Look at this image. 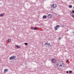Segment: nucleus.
<instances>
[{
  "label": "nucleus",
  "instance_id": "obj_1",
  "mask_svg": "<svg viewBox=\"0 0 74 74\" xmlns=\"http://www.w3.org/2000/svg\"><path fill=\"white\" fill-rule=\"evenodd\" d=\"M62 67V65L60 64V62H58L57 63V67Z\"/></svg>",
  "mask_w": 74,
  "mask_h": 74
},
{
  "label": "nucleus",
  "instance_id": "obj_2",
  "mask_svg": "<svg viewBox=\"0 0 74 74\" xmlns=\"http://www.w3.org/2000/svg\"><path fill=\"white\" fill-rule=\"evenodd\" d=\"M48 18H51L52 17V14H48Z\"/></svg>",
  "mask_w": 74,
  "mask_h": 74
},
{
  "label": "nucleus",
  "instance_id": "obj_3",
  "mask_svg": "<svg viewBox=\"0 0 74 74\" xmlns=\"http://www.w3.org/2000/svg\"><path fill=\"white\" fill-rule=\"evenodd\" d=\"M54 5H53V4L51 6V10H53L54 8H55V7L53 6Z\"/></svg>",
  "mask_w": 74,
  "mask_h": 74
},
{
  "label": "nucleus",
  "instance_id": "obj_4",
  "mask_svg": "<svg viewBox=\"0 0 74 74\" xmlns=\"http://www.w3.org/2000/svg\"><path fill=\"white\" fill-rule=\"evenodd\" d=\"M51 61L53 62V63H56V60L55 59H52Z\"/></svg>",
  "mask_w": 74,
  "mask_h": 74
},
{
  "label": "nucleus",
  "instance_id": "obj_5",
  "mask_svg": "<svg viewBox=\"0 0 74 74\" xmlns=\"http://www.w3.org/2000/svg\"><path fill=\"white\" fill-rule=\"evenodd\" d=\"M43 19H46L47 18V16L46 15H44L43 16Z\"/></svg>",
  "mask_w": 74,
  "mask_h": 74
},
{
  "label": "nucleus",
  "instance_id": "obj_6",
  "mask_svg": "<svg viewBox=\"0 0 74 74\" xmlns=\"http://www.w3.org/2000/svg\"><path fill=\"white\" fill-rule=\"evenodd\" d=\"M54 6L53 7H54V8L55 9L57 7V5H56V4H54L53 5Z\"/></svg>",
  "mask_w": 74,
  "mask_h": 74
},
{
  "label": "nucleus",
  "instance_id": "obj_7",
  "mask_svg": "<svg viewBox=\"0 0 74 74\" xmlns=\"http://www.w3.org/2000/svg\"><path fill=\"white\" fill-rule=\"evenodd\" d=\"M14 59L13 56L9 58V60H12Z\"/></svg>",
  "mask_w": 74,
  "mask_h": 74
},
{
  "label": "nucleus",
  "instance_id": "obj_8",
  "mask_svg": "<svg viewBox=\"0 0 74 74\" xmlns=\"http://www.w3.org/2000/svg\"><path fill=\"white\" fill-rule=\"evenodd\" d=\"M54 29L55 30H58V28L56 27V26L55 27H54Z\"/></svg>",
  "mask_w": 74,
  "mask_h": 74
},
{
  "label": "nucleus",
  "instance_id": "obj_9",
  "mask_svg": "<svg viewBox=\"0 0 74 74\" xmlns=\"http://www.w3.org/2000/svg\"><path fill=\"white\" fill-rule=\"evenodd\" d=\"M33 30H37V29L36 27H33Z\"/></svg>",
  "mask_w": 74,
  "mask_h": 74
},
{
  "label": "nucleus",
  "instance_id": "obj_10",
  "mask_svg": "<svg viewBox=\"0 0 74 74\" xmlns=\"http://www.w3.org/2000/svg\"><path fill=\"white\" fill-rule=\"evenodd\" d=\"M16 47H17V48H21V46H17V45H16Z\"/></svg>",
  "mask_w": 74,
  "mask_h": 74
},
{
  "label": "nucleus",
  "instance_id": "obj_11",
  "mask_svg": "<svg viewBox=\"0 0 74 74\" xmlns=\"http://www.w3.org/2000/svg\"><path fill=\"white\" fill-rule=\"evenodd\" d=\"M6 72H7V69H6L4 70V73H6Z\"/></svg>",
  "mask_w": 74,
  "mask_h": 74
},
{
  "label": "nucleus",
  "instance_id": "obj_12",
  "mask_svg": "<svg viewBox=\"0 0 74 74\" xmlns=\"http://www.w3.org/2000/svg\"><path fill=\"white\" fill-rule=\"evenodd\" d=\"M47 45L48 46V47H51V44H50V43H49V44H48Z\"/></svg>",
  "mask_w": 74,
  "mask_h": 74
},
{
  "label": "nucleus",
  "instance_id": "obj_13",
  "mask_svg": "<svg viewBox=\"0 0 74 74\" xmlns=\"http://www.w3.org/2000/svg\"><path fill=\"white\" fill-rule=\"evenodd\" d=\"M4 16V15L3 14H1L0 15V16Z\"/></svg>",
  "mask_w": 74,
  "mask_h": 74
},
{
  "label": "nucleus",
  "instance_id": "obj_14",
  "mask_svg": "<svg viewBox=\"0 0 74 74\" xmlns=\"http://www.w3.org/2000/svg\"><path fill=\"white\" fill-rule=\"evenodd\" d=\"M69 8H71L72 7V5H69Z\"/></svg>",
  "mask_w": 74,
  "mask_h": 74
},
{
  "label": "nucleus",
  "instance_id": "obj_15",
  "mask_svg": "<svg viewBox=\"0 0 74 74\" xmlns=\"http://www.w3.org/2000/svg\"><path fill=\"white\" fill-rule=\"evenodd\" d=\"M69 73H71V74H72V73H73V71H69Z\"/></svg>",
  "mask_w": 74,
  "mask_h": 74
},
{
  "label": "nucleus",
  "instance_id": "obj_16",
  "mask_svg": "<svg viewBox=\"0 0 74 74\" xmlns=\"http://www.w3.org/2000/svg\"><path fill=\"white\" fill-rule=\"evenodd\" d=\"M56 27L57 28H58L59 27H60V25H57L56 26Z\"/></svg>",
  "mask_w": 74,
  "mask_h": 74
},
{
  "label": "nucleus",
  "instance_id": "obj_17",
  "mask_svg": "<svg viewBox=\"0 0 74 74\" xmlns=\"http://www.w3.org/2000/svg\"><path fill=\"white\" fill-rule=\"evenodd\" d=\"M8 42H10L11 41V39H8Z\"/></svg>",
  "mask_w": 74,
  "mask_h": 74
},
{
  "label": "nucleus",
  "instance_id": "obj_18",
  "mask_svg": "<svg viewBox=\"0 0 74 74\" xmlns=\"http://www.w3.org/2000/svg\"><path fill=\"white\" fill-rule=\"evenodd\" d=\"M48 43H45L44 44V45H48Z\"/></svg>",
  "mask_w": 74,
  "mask_h": 74
},
{
  "label": "nucleus",
  "instance_id": "obj_19",
  "mask_svg": "<svg viewBox=\"0 0 74 74\" xmlns=\"http://www.w3.org/2000/svg\"><path fill=\"white\" fill-rule=\"evenodd\" d=\"M13 59H14V58H16V56H13Z\"/></svg>",
  "mask_w": 74,
  "mask_h": 74
},
{
  "label": "nucleus",
  "instance_id": "obj_20",
  "mask_svg": "<svg viewBox=\"0 0 74 74\" xmlns=\"http://www.w3.org/2000/svg\"><path fill=\"white\" fill-rule=\"evenodd\" d=\"M62 27H64V25H62Z\"/></svg>",
  "mask_w": 74,
  "mask_h": 74
},
{
  "label": "nucleus",
  "instance_id": "obj_21",
  "mask_svg": "<svg viewBox=\"0 0 74 74\" xmlns=\"http://www.w3.org/2000/svg\"><path fill=\"white\" fill-rule=\"evenodd\" d=\"M24 44L25 45H27V43H25Z\"/></svg>",
  "mask_w": 74,
  "mask_h": 74
},
{
  "label": "nucleus",
  "instance_id": "obj_22",
  "mask_svg": "<svg viewBox=\"0 0 74 74\" xmlns=\"http://www.w3.org/2000/svg\"><path fill=\"white\" fill-rule=\"evenodd\" d=\"M72 12L73 13H74V10H73L72 11Z\"/></svg>",
  "mask_w": 74,
  "mask_h": 74
},
{
  "label": "nucleus",
  "instance_id": "obj_23",
  "mask_svg": "<svg viewBox=\"0 0 74 74\" xmlns=\"http://www.w3.org/2000/svg\"><path fill=\"white\" fill-rule=\"evenodd\" d=\"M60 39H61V38L60 37L59 38H58V40H60Z\"/></svg>",
  "mask_w": 74,
  "mask_h": 74
},
{
  "label": "nucleus",
  "instance_id": "obj_24",
  "mask_svg": "<svg viewBox=\"0 0 74 74\" xmlns=\"http://www.w3.org/2000/svg\"><path fill=\"white\" fill-rule=\"evenodd\" d=\"M72 16L73 17V18H74V15H72Z\"/></svg>",
  "mask_w": 74,
  "mask_h": 74
},
{
  "label": "nucleus",
  "instance_id": "obj_25",
  "mask_svg": "<svg viewBox=\"0 0 74 74\" xmlns=\"http://www.w3.org/2000/svg\"><path fill=\"white\" fill-rule=\"evenodd\" d=\"M66 73H67V74H68V73H69V71H66Z\"/></svg>",
  "mask_w": 74,
  "mask_h": 74
},
{
  "label": "nucleus",
  "instance_id": "obj_26",
  "mask_svg": "<svg viewBox=\"0 0 74 74\" xmlns=\"http://www.w3.org/2000/svg\"><path fill=\"white\" fill-rule=\"evenodd\" d=\"M70 13H71H71H73V12H71Z\"/></svg>",
  "mask_w": 74,
  "mask_h": 74
},
{
  "label": "nucleus",
  "instance_id": "obj_27",
  "mask_svg": "<svg viewBox=\"0 0 74 74\" xmlns=\"http://www.w3.org/2000/svg\"><path fill=\"white\" fill-rule=\"evenodd\" d=\"M68 61H69V60H66V62H68Z\"/></svg>",
  "mask_w": 74,
  "mask_h": 74
},
{
  "label": "nucleus",
  "instance_id": "obj_28",
  "mask_svg": "<svg viewBox=\"0 0 74 74\" xmlns=\"http://www.w3.org/2000/svg\"><path fill=\"white\" fill-rule=\"evenodd\" d=\"M7 70L8 71V69H7Z\"/></svg>",
  "mask_w": 74,
  "mask_h": 74
},
{
  "label": "nucleus",
  "instance_id": "obj_29",
  "mask_svg": "<svg viewBox=\"0 0 74 74\" xmlns=\"http://www.w3.org/2000/svg\"><path fill=\"white\" fill-rule=\"evenodd\" d=\"M14 60H15V59H15V58H14Z\"/></svg>",
  "mask_w": 74,
  "mask_h": 74
},
{
  "label": "nucleus",
  "instance_id": "obj_30",
  "mask_svg": "<svg viewBox=\"0 0 74 74\" xmlns=\"http://www.w3.org/2000/svg\"><path fill=\"white\" fill-rule=\"evenodd\" d=\"M73 8H74V6L73 7Z\"/></svg>",
  "mask_w": 74,
  "mask_h": 74
}]
</instances>
